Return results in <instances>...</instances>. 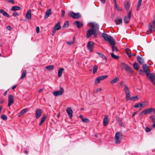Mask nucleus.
Returning a JSON list of instances; mask_svg holds the SVG:
<instances>
[{"label":"nucleus","instance_id":"nucleus-1","mask_svg":"<svg viewBox=\"0 0 155 155\" xmlns=\"http://www.w3.org/2000/svg\"><path fill=\"white\" fill-rule=\"evenodd\" d=\"M120 65L122 69H125V71H128L130 73L133 72V69L126 64L124 63H121Z\"/></svg>","mask_w":155,"mask_h":155},{"label":"nucleus","instance_id":"nucleus-2","mask_svg":"<svg viewBox=\"0 0 155 155\" xmlns=\"http://www.w3.org/2000/svg\"><path fill=\"white\" fill-rule=\"evenodd\" d=\"M122 134L120 132H118L116 133L114 138L115 142L116 144H119L120 143L122 139Z\"/></svg>","mask_w":155,"mask_h":155},{"label":"nucleus","instance_id":"nucleus-3","mask_svg":"<svg viewBox=\"0 0 155 155\" xmlns=\"http://www.w3.org/2000/svg\"><path fill=\"white\" fill-rule=\"evenodd\" d=\"M153 110V108H147L146 110H143L140 112L139 114V117H141L144 115L150 113Z\"/></svg>","mask_w":155,"mask_h":155},{"label":"nucleus","instance_id":"nucleus-4","mask_svg":"<svg viewBox=\"0 0 155 155\" xmlns=\"http://www.w3.org/2000/svg\"><path fill=\"white\" fill-rule=\"evenodd\" d=\"M68 16L74 19H78L81 18V15L79 13H75L71 12L68 13Z\"/></svg>","mask_w":155,"mask_h":155},{"label":"nucleus","instance_id":"nucleus-5","mask_svg":"<svg viewBox=\"0 0 155 155\" xmlns=\"http://www.w3.org/2000/svg\"><path fill=\"white\" fill-rule=\"evenodd\" d=\"M147 77L148 78L150 81L154 84L155 85V74L153 73H149L147 75Z\"/></svg>","mask_w":155,"mask_h":155},{"label":"nucleus","instance_id":"nucleus-6","mask_svg":"<svg viewBox=\"0 0 155 155\" xmlns=\"http://www.w3.org/2000/svg\"><path fill=\"white\" fill-rule=\"evenodd\" d=\"M60 90L59 91H54L53 94L55 97H57L62 95L64 92V90L63 88L60 87Z\"/></svg>","mask_w":155,"mask_h":155},{"label":"nucleus","instance_id":"nucleus-7","mask_svg":"<svg viewBox=\"0 0 155 155\" xmlns=\"http://www.w3.org/2000/svg\"><path fill=\"white\" fill-rule=\"evenodd\" d=\"M95 43L92 41H89L87 45V48L90 52L93 51Z\"/></svg>","mask_w":155,"mask_h":155},{"label":"nucleus","instance_id":"nucleus-8","mask_svg":"<svg viewBox=\"0 0 155 155\" xmlns=\"http://www.w3.org/2000/svg\"><path fill=\"white\" fill-rule=\"evenodd\" d=\"M14 98L13 95L12 94H10L8 97V106L10 107L14 102Z\"/></svg>","mask_w":155,"mask_h":155},{"label":"nucleus","instance_id":"nucleus-9","mask_svg":"<svg viewBox=\"0 0 155 155\" xmlns=\"http://www.w3.org/2000/svg\"><path fill=\"white\" fill-rule=\"evenodd\" d=\"M131 11H130L128 14L127 16H125L124 18V21L125 23L127 24H128L129 23V20L131 18Z\"/></svg>","mask_w":155,"mask_h":155},{"label":"nucleus","instance_id":"nucleus-10","mask_svg":"<svg viewBox=\"0 0 155 155\" xmlns=\"http://www.w3.org/2000/svg\"><path fill=\"white\" fill-rule=\"evenodd\" d=\"M142 68L143 72L146 75L150 73V70L148 69V66L147 64H143L142 65Z\"/></svg>","mask_w":155,"mask_h":155},{"label":"nucleus","instance_id":"nucleus-11","mask_svg":"<svg viewBox=\"0 0 155 155\" xmlns=\"http://www.w3.org/2000/svg\"><path fill=\"white\" fill-rule=\"evenodd\" d=\"M114 22L117 25L122 24V20L121 17H116L115 20Z\"/></svg>","mask_w":155,"mask_h":155},{"label":"nucleus","instance_id":"nucleus-12","mask_svg":"<svg viewBox=\"0 0 155 155\" xmlns=\"http://www.w3.org/2000/svg\"><path fill=\"white\" fill-rule=\"evenodd\" d=\"M31 10L30 9L27 12L25 18L27 20L30 21L31 19Z\"/></svg>","mask_w":155,"mask_h":155},{"label":"nucleus","instance_id":"nucleus-13","mask_svg":"<svg viewBox=\"0 0 155 155\" xmlns=\"http://www.w3.org/2000/svg\"><path fill=\"white\" fill-rule=\"evenodd\" d=\"M94 30L93 29H90L87 31L86 36L87 38H89L93 34Z\"/></svg>","mask_w":155,"mask_h":155},{"label":"nucleus","instance_id":"nucleus-14","mask_svg":"<svg viewBox=\"0 0 155 155\" xmlns=\"http://www.w3.org/2000/svg\"><path fill=\"white\" fill-rule=\"evenodd\" d=\"M66 111L70 118L71 119L73 116V111L70 107H68L66 109Z\"/></svg>","mask_w":155,"mask_h":155},{"label":"nucleus","instance_id":"nucleus-15","mask_svg":"<svg viewBox=\"0 0 155 155\" xmlns=\"http://www.w3.org/2000/svg\"><path fill=\"white\" fill-rule=\"evenodd\" d=\"M74 24L78 28H81L83 26V23L81 22L78 21H75L74 23Z\"/></svg>","mask_w":155,"mask_h":155},{"label":"nucleus","instance_id":"nucleus-16","mask_svg":"<svg viewBox=\"0 0 155 155\" xmlns=\"http://www.w3.org/2000/svg\"><path fill=\"white\" fill-rule=\"evenodd\" d=\"M42 111L41 109H37L35 113V117L36 119H38L41 115Z\"/></svg>","mask_w":155,"mask_h":155},{"label":"nucleus","instance_id":"nucleus-17","mask_svg":"<svg viewBox=\"0 0 155 155\" xmlns=\"http://www.w3.org/2000/svg\"><path fill=\"white\" fill-rule=\"evenodd\" d=\"M137 60L138 62L140 65L143 64L144 62L143 58L140 56L137 57Z\"/></svg>","mask_w":155,"mask_h":155},{"label":"nucleus","instance_id":"nucleus-18","mask_svg":"<svg viewBox=\"0 0 155 155\" xmlns=\"http://www.w3.org/2000/svg\"><path fill=\"white\" fill-rule=\"evenodd\" d=\"M106 41H107L112 46L115 45L116 42L114 39H104Z\"/></svg>","mask_w":155,"mask_h":155},{"label":"nucleus","instance_id":"nucleus-19","mask_svg":"<svg viewBox=\"0 0 155 155\" xmlns=\"http://www.w3.org/2000/svg\"><path fill=\"white\" fill-rule=\"evenodd\" d=\"M102 36L104 39H113V38L111 36L108 35L105 33H103L102 34Z\"/></svg>","mask_w":155,"mask_h":155},{"label":"nucleus","instance_id":"nucleus-20","mask_svg":"<svg viewBox=\"0 0 155 155\" xmlns=\"http://www.w3.org/2000/svg\"><path fill=\"white\" fill-rule=\"evenodd\" d=\"M51 9H48L47 10L45 13V19H47L49 16L51 14Z\"/></svg>","mask_w":155,"mask_h":155},{"label":"nucleus","instance_id":"nucleus-21","mask_svg":"<svg viewBox=\"0 0 155 155\" xmlns=\"http://www.w3.org/2000/svg\"><path fill=\"white\" fill-rule=\"evenodd\" d=\"M0 12L4 16L7 17L8 18L10 17L9 15L6 12H5L4 10L1 9L0 10Z\"/></svg>","mask_w":155,"mask_h":155},{"label":"nucleus","instance_id":"nucleus-22","mask_svg":"<svg viewBox=\"0 0 155 155\" xmlns=\"http://www.w3.org/2000/svg\"><path fill=\"white\" fill-rule=\"evenodd\" d=\"M21 9V8L19 6H15L12 7L11 8V10L12 11H15L17 10H19Z\"/></svg>","mask_w":155,"mask_h":155},{"label":"nucleus","instance_id":"nucleus-23","mask_svg":"<svg viewBox=\"0 0 155 155\" xmlns=\"http://www.w3.org/2000/svg\"><path fill=\"white\" fill-rule=\"evenodd\" d=\"M124 6L126 9L127 10H128L130 6V2L128 1L125 2H124Z\"/></svg>","mask_w":155,"mask_h":155},{"label":"nucleus","instance_id":"nucleus-24","mask_svg":"<svg viewBox=\"0 0 155 155\" xmlns=\"http://www.w3.org/2000/svg\"><path fill=\"white\" fill-rule=\"evenodd\" d=\"M64 69L63 68H59L58 72V77H61L62 73Z\"/></svg>","mask_w":155,"mask_h":155},{"label":"nucleus","instance_id":"nucleus-25","mask_svg":"<svg viewBox=\"0 0 155 155\" xmlns=\"http://www.w3.org/2000/svg\"><path fill=\"white\" fill-rule=\"evenodd\" d=\"M108 122V117L107 116H105L103 120V124L104 126L106 125Z\"/></svg>","mask_w":155,"mask_h":155},{"label":"nucleus","instance_id":"nucleus-26","mask_svg":"<svg viewBox=\"0 0 155 155\" xmlns=\"http://www.w3.org/2000/svg\"><path fill=\"white\" fill-rule=\"evenodd\" d=\"M148 27L149 29L146 32V34L147 35H149L152 32V26L150 24H149Z\"/></svg>","mask_w":155,"mask_h":155},{"label":"nucleus","instance_id":"nucleus-27","mask_svg":"<svg viewBox=\"0 0 155 155\" xmlns=\"http://www.w3.org/2000/svg\"><path fill=\"white\" fill-rule=\"evenodd\" d=\"M28 111V109L27 108H25L22 110L21 111V112L19 114L18 117H20L24 114H25V112H26Z\"/></svg>","mask_w":155,"mask_h":155},{"label":"nucleus","instance_id":"nucleus-28","mask_svg":"<svg viewBox=\"0 0 155 155\" xmlns=\"http://www.w3.org/2000/svg\"><path fill=\"white\" fill-rule=\"evenodd\" d=\"M60 23L59 22H58L54 26V28L57 30H60L61 28V26L60 25Z\"/></svg>","mask_w":155,"mask_h":155},{"label":"nucleus","instance_id":"nucleus-29","mask_svg":"<svg viewBox=\"0 0 155 155\" xmlns=\"http://www.w3.org/2000/svg\"><path fill=\"white\" fill-rule=\"evenodd\" d=\"M119 78L117 77H116L114 78L112 80L110 81L111 84H114L116 83L119 80Z\"/></svg>","mask_w":155,"mask_h":155},{"label":"nucleus","instance_id":"nucleus-30","mask_svg":"<svg viewBox=\"0 0 155 155\" xmlns=\"http://www.w3.org/2000/svg\"><path fill=\"white\" fill-rule=\"evenodd\" d=\"M46 118V116L45 115L42 117L41 121L39 124L40 126H41L42 124L43 123L45 120Z\"/></svg>","mask_w":155,"mask_h":155},{"label":"nucleus","instance_id":"nucleus-31","mask_svg":"<svg viewBox=\"0 0 155 155\" xmlns=\"http://www.w3.org/2000/svg\"><path fill=\"white\" fill-rule=\"evenodd\" d=\"M133 67L134 69H136L137 71L139 70V66L137 63L136 62H135L133 64Z\"/></svg>","mask_w":155,"mask_h":155},{"label":"nucleus","instance_id":"nucleus-32","mask_svg":"<svg viewBox=\"0 0 155 155\" xmlns=\"http://www.w3.org/2000/svg\"><path fill=\"white\" fill-rule=\"evenodd\" d=\"M45 68L46 69L49 71H51L54 69V67L53 65H50L47 66Z\"/></svg>","mask_w":155,"mask_h":155},{"label":"nucleus","instance_id":"nucleus-33","mask_svg":"<svg viewBox=\"0 0 155 155\" xmlns=\"http://www.w3.org/2000/svg\"><path fill=\"white\" fill-rule=\"evenodd\" d=\"M143 105V104L139 103L134 105V107L135 108H138L139 107H144V106Z\"/></svg>","mask_w":155,"mask_h":155},{"label":"nucleus","instance_id":"nucleus-34","mask_svg":"<svg viewBox=\"0 0 155 155\" xmlns=\"http://www.w3.org/2000/svg\"><path fill=\"white\" fill-rule=\"evenodd\" d=\"M96 53L98 54L102 59H105L106 62L107 61V59L106 57L104 56V55L103 54L101 53H99L98 52H96Z\"/></svg>","mask_w":155,"mask_h":155},{"label":"nucleus","instance_id":"nucleus-35","mask_svg":"<svg viewBox=\"0 0 155 155\" xmlns=\"http://www.w3.org/2000/svg\"><path fill=\"white\" fill-rule=\"evenodd\" d=\"M124 90L126 94L130 92L129 89L127 85H124Z\"/></svg>","mask_w":155,"mask_h":155},{"label":"nucleus","instance_id":"nucleus-36","mask_svg":"<svg viewBox=\"0 0 155 155\" xmlns=\"http://www.w3.org/2000/svg\"><path fill=\"white\" fill-rule=\"evenodd\" d=\"M108 77L107 75H102L101 76H100L98 77V78H99L100 81L103 80H104V79L107 78Z\"/></svg>","mask_w":155,"mask_h":155},{"label":"nucleus","instance_id":"nucleus-37","mask_svg":"<svg viewBox=\"0 0 155 155\" xmlns=\"http://www.w3.org/2000/svg\"><path fill=\"white\" fill-rule=\"evenodd\" d=\"M91 27H92L91 29H93V30L95 31L98 29L99 27L98 25L97 24L94 25H92Z\"/></svg>","mask_w":155,"mask_h":155},{"label":"nucleus","instance_id":"nucleus-38","mask_svg":"<svg viewBox=\"0 0 155 155\" xmlns=\"http://www.w3.org/2000/svg\"><path fill=\"white\" fill-rule=\"evenodd\" d=\"M69 26V22L68 21H67L64 23L62 27L64 28H66L68 27Z\"/></svg>","mask_w":155,"mask_h":155},{"label":"nucleus","instance_id":"nucleus-39","mask_svg":"<svg viewBox=\"0 0 155 155\" xmlns=\"http://www.w3.org/2000/svg\"><path fill=\"white\" fill-rule=\"evenodd\" d=\"M26 73L27 72L26 70H24L23 71L21 77V79H23L25 78L26 75Z\"/></svg>","mask_w":155,"mask_h":155},{"label":"nucleus","instance_id":"nucleus-40","mask_svg":"<svg viewBox=\"0 0 155 155\" xmlns=\"http://www.w3.org/2000/svg\"><path fill=\"white\" fill-rule=\"evenodd\" d=\"M114 5L115 6L116 9L118 11H121L122 9L121 8H119L118 5H117V3H114Z\"/></svg>","mask_w":155,"mask_h":155},{"label":"nucleus","instance_id":"nucleus-41","mask_svg":"<svg viewBox=\"0 0 155 155\" xmlns=\"http://www.w3.org/2000/svg\"><path fill=\"white\" fill-rule=\"evenodd\" d=\"M111 55L112 58L115 59H118L119 58V57L117 55H114V53H112L111 54Z\"/></svg>","mask_w":155,"mask_h":155},{"label":"nucleus","instance_id":"nucleus-42","mask_svg":"<svg viewBox=\"0 0 155 155\" xmlns=\"http://www.w3.org/2000/svg\"><path fill=\"white\" fill-rule=\"evenodd\" d=\"M98 68V67L97 65H95L94 66L93 68V72L94 74L97 71Z\"/></svg>","mask_w":155,"mask_h":155},{"label":"nucleus","instance_id":"nucleus-43","mask_svg":"<svg viewBox=\"0 0 155 155\" xmlns=\"http://www.w3.org/2000/svg\"><path fill=\"white\" fill-rule=\"evenodd\" d=\"M135 99H136L137 100H138L139 98L137 96H135L130 97V100L132 101H135Z\"/></svg>","mask_w":155,"mask_h":155},{"label":"nucleus","instance_id":"nucleus-44","mask_svg":"<svg viewBox=\"0 0 155 155\" xmlns=\"http://www.w3.org/2000/svg\"><path fill=\"white\" fill-rule=\"evenodd\" d=\"M112 50L113 52H118V50L117 49V48L115 45L112 46Z\"/></svg>","mask_w":155,"mask_h":155},{"label":"nucleus","instance_id":"nucleus-45","mask_svg":"<svg viewBox=\"0 0 155 155\" xmlns=\"http://www.w3.org/2000/svg\"><path fill=\"white\" fill-rule=\"evenodd\" d=\"M100 79L98 77L96 79L94 83L95 84L97 85L100 82Z\"/></svg>","mask_w":155,"mask_h":155},{"label":"nucleus","instance_id":"nucleus-46","mask_svg":"<svg viewBox=\"0 0 155 155\" xmlns=\"http://www.w3.org/2000/svg\"><path fill=\"white\" fill-rule=\"evenodd\" d=\"M75 42V39H72V41H68L67 42V43L69 45H71L74 44Z\"/></svg>","mask_w":155,"mask_h":155},{"label":"nucleus","instance_id":"nucleus-47","mask_svg":"<svg viewBox=\"0 0 155 155\" xmlns=\"http://www.w3.org/2000/svg\"><path fill=\"white\" fill-rule=\"evenodd\" d=\"M150 118H151L152 120V121L153 123H155V117L153 115H151L150 116Z\"/></svg>","mask_w":155,"mask_h":155},{"label":"nucleus","instance_id":"nucleus-48","mask_svg":"<svg viewBox=\"0 0 155 155\" xmlns=\"http://www.w3.org/2000/svg\"><path fill=\"white\" fill-rule=\"evenodd\" d=\"M1 118L4 120H6L7 119V116L5 114L2 115L1 116Z\"/></svg>","mask_w":155,"mask_h":155},{"label":"nucleus","instance_id":"nucleus-49","mask_svg":"<svg viewBox=\"0 0 155 155\" xmlns=\"http://www.w3.org/2000/svg\"><path fill=\"white\" fill-rule=\"evenodd\" d=\"M126 94V100L127 101L128 99H129L130 100V92L127 93Z\"/></svg>","mask_w":155,"mask_h":155},{"label":"nucleus","instance_id":"nucleus-50","mask_svg":"<svg viewBox=\"0 0 155 155\" xmlns=\"http://www.w3.org/2000/svg\"><path fill=\"white\" fill-rule=\"evenodd\" d=\"M139 73H140V74L141 75H144V72H143V70H142L141 69H139V70H138Z\"/></svg>","mask_w":155,"mask_h":155},{"label":"nucleus","instance_id":"nucleus-51","mask_svg":"<svg viewBox=\"0 0 155 155\" xmlns=\"http://www.w3.org/2000/svg\"><path fill=\"white\" fill-rule=\"evenodd\" d=\"M82 121L84 123H88L89 121V120L87 118L82 119Z\"/></svg>","mask_w":155,"mask_h":155},{"label":"nucleus","instance_id":"nucleus-52","mask_svg":"<svg viewBox=\"0 0 155 155\" xmlns=\"http://www.w3.org/2000/svg\"><path fill=\"white\" fill-rule=\"evenodd\" d=\"M102 89L101 88H97L96 90L94 91V93H97L99 91H100Z\"/></svg>","mask_w":155,"mask_h":155},{"label":"nucleus","instance_id":"nucleus-53","mask_svg":"<svg viewBox=\"0 0 155 155\" xmlns=\"http://www.w3.org/2000/svg\"><path fill=\"white\" fill-rule=\"evenodd\" d=\"M12 15L14 17H16L19 15V14L17 12H14L12 14Z\"/></svg>","mask_w":155,"mask_h":155},{"label":"nucleus","instance_id":"nucleus-54","mask_svg":"<svg viewBox=\"0 0 155 155\" xmlns=\"http://www.w3.org/2000/svg\"><path fill=\"white\" fill-rule=\"evenodd\" d=\"M116 120L117 121V122L119 123V122H120L121 121H122L121 119H120V118L118 117H116Z\"/></svg>","mask_w":155,"mask_h":155},{"label":"nucleus","instance_id":"nucleus-55","mask_svg":"<svg viewBox=\"0 0 155 155\" xmlns=\"http://www.w3.org/2000/svg\"><path fill=\"white\" fill-rule=\"evenodd\" d=\"M61 11L62 12L61 17L62 18H63L64 17V16L65 11L64 10H62Z\"/></svg>","mask_w":155,"mask_h":155},{"label":"nucleus","instance_id":"nucleus-56","mask_svg":"<svg viewBox=\"0 0 155 155\" xmlns=\"http://www.w3.org/2000/svg\"><path fill=\"white\" fill-rule=\"evenodd\" d=\"M151 130V129L148 127H146L145 128V130L147 132H150Z\"/></svg>","mask_w":155,"mask_h":155},{"label":"nucleus","instance_id":"nucleus-57","mask_svg":"<svg viewBox=\"0 0 155 155\" xmlns=\"http://www.w3.org/2000/svg\"><path fill=\"white\" fill-rule=\"evenodd\" d=\"M40 28L38 26L36 27V32L37 33H38L39 32Z\"/></svg>","mask_w":155,"mask_h":155},{"label":"nucleus","instance_id":"nucleus-58","mask_svg":"<svg viewBox=\"0 0 155 155\" xmlns=\"http://www.w3.org/2000/svg\"><path fill=\"white\" fill-rule=\"evenodd\" d=\"M57 30L56 29L54 28L53 30V31H52V35H54V34L55 33V31H56Z\"/></svg>","mask_w":155,"mask_h":155},{"label":"nucleus","instance_id":"nucleus-59","mask_svg":"<svg viewBox=\"0 0 155 155\" xmlns=\"http://www.w3.org/2000/svg\"><path fill=\"white\" fill-rule=\"evenodd\" d=\"M142 0H138V3L137 5L140 6L141 4Z\"/></svg>","mask_w":155,"mask_h":155},{"label":"nucleus","instance_id":"nucleus-60","mask_svg":"<svg viewBox=\"0 0 155 155\" xmlns=\"http://www.w3.org/2000/svg\"><path fill=\"white\" fill-rule=\"evenodd\" d=\"M6 28L9 30H11L12 29L11 27L9 25L7 26L6 27Z\"/></svg>","mask_w":155,"mask_h":155},{"label":"nucleus","instance_id":"nucleus-61","mask_svg":"<svg viewBox=\"0 0 155 155\" xmlns=\"http://www.w3.org/2000/svg\"><path fill=\"white\" fill-rule=\"evenodd\" d=\"M8 1L10 3H14L15 2L14 1V0H8Z\"/></svg>","mask_w":155,"mask_h":155},{"label":"nucleus","instance_id":"nucleus-62","mask_svg":"<svg viewBox=\"0 0 155 155\" xmlns=\"http://www.w3.org/2000/svg\"><path fill=\"white\" fill-rule=\"evenodd\" d=\"M94 35L95 38H96L97 37V34L96 33V32L95 31H94V33L93 34Z\"/></svg>","mask_w":155,"mask_h":155},{"label":"nucleus","instance_id":"nucleus-63","mask_svg":"<svg viewBox=\"0 0 155 155\" xmlns=\"http://www.w3.org/2000/svg\"><path fill=\"white\" fill-rule=\"evenodd\" d=\"M138 113L137 111L134 112L132 114V117H133L135 115Z\"/></svg>","mask_w":155,"mask_h":155},{"label":"nucleus","instance_id":"nucleus-64","mask_svg":"<svg viewBox=\"0 0 155 155\" xmlns=\"http://www.w3.org/2000/svg\"><path fill=\"white\" fill-rule=\"evenodd\" d=\"M151 127L153 128H155V122L153 123V124L152 125Z\"/></svg>","mask_w":155,"mask_h":155}]
</instances>
